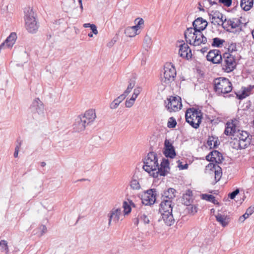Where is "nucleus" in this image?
Wrapping results in <instances>:
<instances>
[{"mask_svg":"<svg viewBox=\"0 0 254 254\" xmlns=\"http://www.w3.org/2000/svg\"><path fill=\"white\" fill-rule=\"evenodd\" d=\"M176 192V190L175 189L170 188L167 190L163 191V193H161V199L162 200L167 199L172 200L175 197Z\"/></svg>","mask_w":254,"mask_h":254,"instance_id":"nucleus-22","label":"nucleus"},{"mask_svg":"<svg viewBox=\"0 0 254 254\" xmlns=\"http://www.w3.org/2000/svg\"><path fill=\"white\" fill-rule=\"evenodd\" d=\"M91 30H92V32L93 34L96 35L98 34V30L97 29V27L95 24H93L92 26L90 27Z\"/></svg>","mask_w":254,"mask_h":254,"instance_id":"nucleus-56","label":"nucleus"},{"mask_svg":"<svg viewBox=\"0 0 254 254\" xmlns=\"http://www.w3.org/2000/svg\"><path fill=\"white\" fill-rule=\"evenodd\" d=\"M222 69L226 72L232 71L236 67L235 59L231 54L225 53L221 61Z\"/></svg>","mask_w":254,"mask_h":254,"instance_id":"nucleus-6","label":"nucleus"},{"mask_svg":"<svg viewBox=\"0 0 254 254\" xmlns=\"http://www.w3.org/2000/svg\"><path fill=\"white\" fill-rule=\"evenodd\" d=\"M207 61L213 64H220L222 60V57L220 50L214 49L210 50L206 56Z\"/></svg>","mask_w":254,"mask_h":254,"instance_id":"nucleus-12","label":"nucleus"},{"mask_svg":"<svg viewBox=\"0 0 254 254\" xmlns=\"http://www.w3.org/2000/svg\"><path fill=\"white\" fill-rule=\"evenodd\" d=\"M193 33H194V28L193 27L188 28L186 31L185 32V38H187V37H191L193 34Z\"/></svg>","mask_w":254,"mask_h":254,"instance_id":"nucleus-40","label":"nucleus"},{"mask_svg":"<svg viewBox=\"0 0 254 254\" xmlns=\"http://www.w3.org/2000/svg\"><path fill=\"white\" fill-rule=\"evenodd\" d=\"M249 214H247L246 212L242 216V218H243V220H242V222H244L246 219L248 218L249 217Z\"/></svg>","mask_w":254,"mask_h":254,"instance_id":"nucleus-63","label":"nucleus"},{"mask_svg":"<svg viewBox=\"0 0 254 254\" xmlns=\"http://www.w3.org/2000/svg\"><path fill=\"white\" fill-rule=\"evenodd\" d=\"M210 155H211V158L213 159V162H215L217 164L222 163L224 158L222 154L217 150H213L210 152Z\"/></svg>","mask_w":254,"mask_h":254,"instance_id":"nucleus-26","label":"nucleus"},{"mask_svg":"<svg viewBox=\"0 0 254 254\" xmlns=\"http://www.w3.org/2000/svg\"><path fill=\"white\" fill-rule=\"evenodd\" d=\"M242 140L240 139H238L237 138H235L233 141L232 143H233L234 148L238 149H244L247 147V144H242Z\"/></svg>","mask_w":254,"mask_h":254,"instance_id":"nucleus-29","label":"nucleus"},{"mask_svg":"<svg viewBox=\"0 0 254 254\" xmlns=\"http://www.w3.org/2000/svg\"><path fill=\"white\" fill-rule=\"evenodd\" d=\"M160 167H162V168L168 169V170H170L169 167V161L168 159L163 158L162 161L161 163Z\"/></svg>","mask_w":254,"mask_h":254,"instance_id":"nucleus-41","label":"nucleus"},{"mask_svg":"<svg viewBox=\"0 0 254 254\" xmlns=\"http://www.w3.org/2000/svg\"><path fill=\"white\" fill-rule=\"evenodd\" d=\"M226 21V18H225L224 21H223L222 22V23H221V26H222V27L224 29H226L228 31H229V28L230 27L231 28V29H234L237 27H238L241 23V20L237 18H234V19H228V26H226V25L225 24Z\"/></svg>","mask_w":254,"mask_h":254,"instance_id":"nucleus-20","label":"nucleus"},{"mask_svg":"<svg viewBox=\"0 0 254 254\" xmlns=\"http://www.w3.org/2000/svg\"><path fill=\"white\" fill-rule=\"evenodd\" d=\"M215 139V137L213 136H209L208 138L207 144L210 147V148H212V142L214 141Z\"/></svg>","mask_w":254,"mask_h":254,"instance_id":"nucleus-51","label":"nucleus"},{"mask_svg":"<svg viewBox=\"0 0 254 254\" xmlns=\"http://www.w3.org/2000/svg\"><path fill=\"white\" fill-rule=\"evenodd\" d=\"M190 212L191 213L194 214L197 212V207L195 205H191L190 209Z\"/></svg>","mask_w":254,"mask_h":254,"instance_id":"nucleus-57","label":"nucleus"},{"mask_svg":"<svg viewBox=\"0 0 254 254\" xmlns=\"http://www.w3.org/2000/svg\"><path fill=\"white\" fill-rule=\"evenodd\" d=\"M16 142L17 143V144L16 145V146L15 147V151H14V153L13 154V156L15 158H16L18 157L19 148L20 147V146L21 145V143H22V140L20 139V138H17Z\"/></svg>","mask_w":254,"mask_h":254,"instance_id":"nucleus-37","label":"nucleus"},{"mask_svg":"<svg viewBox=\"0 0 254 254\" xmlns=\"http://www.w3.org/2000/svg\"><path fill=\"white\" fill-rule=\"evenodd\" d=\"M214 90L217 94L220 95L230 92L232 90V84L225 77H219L213 81Z\"/></svg>","mask_w":254,"mask_h":254,"instance_id":"nucleus-2","label":"nucleus"},{"mask_svg":"<svg viewBox=\"0 0 254 254\" xmlns=\"http://www.w3.org/2000/svg\"><path fill=\"white\" fill-rule=\"evenodd\" d=\"M25 27L27 30L31 33H36L39 28V25L36 19V14L32 9L29 8L25 11Z\"/></svg>","mask_w":254,"mask_h":254,"instance_id":"nucleus-4","label":"nucleus"},{"mask_svg":"<svg viewBox=\"0 0 254 254\" xmlns=\"http://www.w3.org/2000/svg\"><path fill=\"white\" fill-rule=\"evenodd\" d=\"M130 186L133 190H138L140 189V185L138 181L135 179H133L130 183Z\"/></svg>","mask_w":254,"mask_h":254,"instance_id":"nucleus-36","label":"nucleus"},{"mask_svg":"<svg viewBox=\"0 0 254 254\" xmlns=\"http://www.w3.org/2000/svg\"><path fill=\"white\" fill-rule=\"evenodd\" d=\"M16 39L17 35L16 33H11L4 42L0 45V51L6 48H11L15 44Z\"/></svg>","mask_w":254,"mask_h":254,"instance_id":"nucleus-13","label":"nucleus"},{"mask_svg":"<svg viewBox=\"0 0 254 254\" xmlns=\"http://www.w3.org/2000/svg\"><path fill=\"white\" fill-rule=\"evenodd\" d=\"M211 155H210V152L206 156V160H207L208 161H209L210 162H213V160L212 158H211Z\"/></svg>","mask_w":254,"mask_h":254,"instance_id":"nucleus-62","label":"nucleus"},{"mask_svg":"<svg viewBox=\"0 0 254 254\" xmlns=\"http://www.w3.org/2000/svg\"><path fill=\"white\" fill-rule=\"evenodd\" d=\"M163 154L166 157L171 159L175 158L176 156L174 146L172 143L167 139H166L164 141Z\"/></svg>","mask_w":254,"mask_h":254,"instance_id":"nucleus-11","label":"nucleus"},{"mask_svg":"<svg viewBox=\"0 0 254 254\" xmlns=\"http://www.w3.org/2000/svg\"><path fill=\"white\" fill-rule=\"evenodd\" d=\"M237 45L236 43H232L228 47V51L232 53L237 51Z\"/></svg>","mask_w":254,"mask_h":254,"instance_id":"nucleus-50","label":"nucleus"},{"mask_svg":"<svg viewBox=\"0 0 254 254\" xmlns=\"http://www.w3.org/2000/svg\"><path fill=\"white\" fill-rule=\"evenodd\" d=\"M190 119H189V121L188 120H187V119L186 118V122L189 123L191 126V125H192L191 123H190V121L192 120V122L194 123V124H196V122H197V120H195V117H192V116H191L190 115Z\"/></svg>","mask_w":254,"mask_h":254,"instance_id":"nucleus-58","label":"nucleus"},{"mask_svg":"<svg viewBox=\"0 0 254 254\" xmlns=\"http://www.w3.org/2000/svg\"><path fill=\"white\" fill-rule=\"evenodd\" d=\"M246 212L247 214H249V215H252L254 212V207H249L246 210Z\"/></svg>","mask_w":254,"mask_h":254,"instance_id":"nucleus-55","label":"nucleus"},{"mask_svg":"<svg viewBox=\"0 0 254 254\" xmlns=\"http://www.w3.org/2000/svg\"><path fill=\"white\" fill-rule=\"evenodd\" d=\"M164 77L162 79V82L169 84L175 79L176 76V68L171 63H167L164 65Z\"/></svg>","mask_w":254,"mask_h":254,"instance_id":"nucleus-7","label":"nucleus"},{"mask_svg":"<svg viewBox=\"0 0 254 254\" xmlns=\"http://www.w3.org/2000/svg\"><path fill=\"white\" fill-rule=\"evenodd\" d=\"M123 207L124 208V212L125 215L128 214L131 212V208L130 205L127 201H124Z\"/></svg>","mask_w":254,"mask_h":254,"instance_id":"nucleus-38","label":"nucleus"},{"mask_svg":"<svg viewBox=\"0 0 254 254\" xmlns=\"http://www.w3.org/2000/svg\"><path fill=\"white\" fill-rule=\"evenodd\" d=\"M218 164L216 163L214 164L213 162H211L206 166V169L211 171H213V170H215V168H216V166H219Z\"/></svg>","mask_w":254,"mask_h":254,"instance_id":"nucleus-43","label":"nucleus"},{"mask_svg":"<svg viewBox=\"0 0 254 254\" xmlns=\"http://www.w3.org/2000/svg\"><path fill=\"white\" fill-rule=\"evenodd\" d=\"M183 203L187 206H190L193 202L192 192L190 190H188L182 197Z\"/></svg>","mask_w":254,"mask_h":254,"instance_id":"nucleus-25","label":"nucleus"},{"mask_svg":"<svg viewBox=\"0 0 254 254\" xmlns=\"http://www.w3.org/2000/svg\"><path fill=\"white\" fill-rule=\"evenodd\" d=\"M0 249L1 252H5V254H8L9 249L6 241L1 240L0 241Z\"/></svg>","mask_w":254,"mask_h":254,"instance_id":"nucleus-31","label":"nucleus"},{"mask_svg":"<svg viewBox=\"0 0 254 254\" xmlns=\"http://www.w3.org/2000/svg\"><path fill=\"white\" fill-rule=\"evenodd\" d=\"M236 119L232 120L231 122H228L226 124L224 134L226 135H234L236 131Z\"/></svg>","mask_w":254,"mask_h":254,"instance_id":"nucleus-17","label":"nucleus"},{"mask_svg":"<svg viewBox=\"0 0 254 254\" xmlns=\"http://www.w3.org/2000/svg\"><path fill=\"white\" fill-rule=\"evenodd\" d=\"M120 104V101L116 98L110 104V107L112 109H115L118 108Z\"/></svg>","mask_w":254,"mask_h":254,"instance_id":"nucleus-44","label":"nucleus"},{"mask_svg":"<svg viewBox=\"0 0 254 254\" xmlns=\"http://www.w3.org/2000/svg\"><path fill=\"white\" fill-rule=\"evenodd\" d=\"M29 111L32 114L33 119L42 121L45 119L44 106L39 98H35L32 102Z\"/></svg>","mask_w":254,"mask_h":254,"instance_id":"nucleus-3","label":"nucleus"},{"mask_svg":"<svg viewBox=\"0 0 254 254\" xmlns=\"http://www.w3.org/2000/svg\"><path fill=\"white\" fill-rule=\"evenodd\" d=\"M151 44V38L149 36L146 35L144 39V48L146 50H148V49L150 48Z\"/></svg>","mask_w":254,"mask_h":254,"instance_id":"nucleus-35","label":"nucleus"},{"mask_svg":"<svg viewBox=\"0 0 254 254\" xmlns=\"http://www.w3.org/2000/svg\"><path fill=\"white\" fill-rule=\"evenodd\" d=\"M179 55L180 57L188 60L191 58V50L187 44L184 43L180 46Z\"/></svg>","mask_w":254,"mask_h":254,"instance_id":"nucleus-16","label":"nucleus"},{"mask_svg":"<svg viewBox=\"0 0 254 254\" xmlns=\"http://www.w3.org/2000/svg\"><path fill=\"white\" fill-rule=\"evenodd\" d=\"M81 117L84 118L85 121L87 123V124L89 125L95 120L96 117L95 111L93 109L89 110L86 111L84 116Z\"/></svg>","mask_w":254,"mask_h":254,"instance_id":"nucleus-23","label":"nucleus"},{"mask_svg":"<svg viewBox=\"0 0 254 254\" xmlns=\"http://www.w3.org/2000/svg\"><path fill=\"white\" fill-rule=\"evenodd\" d=\"M176 125L177 122L176 120L173 117L170 118L167 123V127L169 128H174L176 127Z\"/></svg>","mask_w":254,"mask_h":254,"instance_id":"nucleus-39","label":"nucleus"},{"mask_svg":"<svg viewBox=\"0 0 254 254\" xmlns=\"http://www.w3.org/2000/svg\"><path fill=\"white\" fill-rule=\"evenodd\" d=\"M209 16L211 23L215 25L220 26L224 21L223 15L218 11H212L209 14Z\"/></svg>","mask_w":254,"mask_h":254,"instance_id":"nucleus-14","label":"nucleus"},{"mask_svg":"<svg viewBox=\"0 0 254 254\" xmlns=\"http://www.w3.org/2000/svg\"><path fill=\"white\" fill-rule=\"evenodd\" d=\"M172 200L163 199L160 204L159 212L165 223L171 226L174 223V219L172 215Z\"/></svg>","mask_w":254,"mask_h":254,"instance_id":"nucleus-1","label":"nucleus"},{"mask_svg":"<svg viewBox=\"0 0 254 254\" xmlns=\"http://www.w3.org/2000/svg\"><path fill=\"white\" fill-rule=\"evenodd\" d=\"M194 40L193 41L192 45L194 46L205 44L207 42V38L202 34V31H196Z\"/></svg>","mask_w":254,"mask_h":254,"instance_id":"nucleus-21","label":"nucleus"},{"mask_svg":"<svg viewBox=\"0 0 254 254\" xmlns=\"http://www.w3.org/2000/svg\"><path fill=\"white\" fill-rule=\"evenodd\" d=\"M87 123L84 118H82L81 116H78L76 119L75 122L73 124V128L76 131H81L84 130L85 127L89 125L87 124Z\"/></svg>","mask_w":254,"mask_h":254,"instance_id":"nucleus-19","label":"nucleus"},{"mask_svg":"<svg viewBox=\"0 0 254 254\" xmlns=\"http://www.w3.org/2000/svg\"><path fill=\"white\" fill-rule=\"evenodd\" d=\"M216 219L223 227L227 226L230 221V218L229 216L223 215L218 213L215 216Z\"/></svg>","mask_w":254,"mask_h":254,"instance_id":"nucleus-24","label":"nucleus"},{"mask_svg":"<svg viewBox=\"0 0 254 254\" xmlns=\"http://www.w3.org/2000/svg\"><path fill=\"white\" fill-rule=\"evenodd\" d=\"M219 2L223 3L225 6L229 7L231 5L232 0H219Z\"/></svg>","mask_w":254,"mask_h":254,"instance_id":"nucleus-48","label":"nucleus"},{"mask_svg":"<svg viewBox=\"0 0 254 254\" xmlns=\"http://www.w3.org/2000/svg\"><path fill=\"white\" fill-rule=\"evenodd\" d=\"M158 171H153L152 174L151 175L154 178H157L159 175L160 176H165L168 172V169L162 168V167H158L157 168Z\"/></svg>","mask_w":254,"mask_h":254,"instance_id":"nucleus-28","label":"nucleus"},{"mask_svg":"<svg viewBox=\"0 0 254 254\" xmlns=\"http://www.w3.org/2000/svg\"><path fill=\"white\" fill-rule=\"evenodd\" d=\"M157 195V191L155 189L145 191L141 196L142 203L145 205H153L156 202Z\"/></svg>","mask_w":254,"mask_h":254,"instance_id":"nucleus-9","label":"nucleus"},{"mask_svg":"<svg viewBox=\"0 0 254 254\" xmlns=\"http://www.w3.org/2000/svg\"><path fill=\"white\" fill-rule=\"evenodd\" d=\"M39 229L41 230V234L40 236L43 235L47 232V227L45 225H42L40 226Z\"/></svg>","mask_w":254,"mask_h":254,"instance_id":"nucleus-54","label":"nucleus"},{"mask_svg":"<svg viewBox=\"0 0 254 254\" xmlns=\"http://www.w3.org/2000/svg\"><path fill=\"white\" fill-rule=\"evenodd\" d=\"M195 31L194 30V33L192 34V35L191 37H187L185 38L187 43H189L190 45H192V40H194L195 36Z\"/></svg>","mask_w":254,"mask_h":254,"instance_id":"nucleus-49","label":"nucleus"},{"mask_svg":"<svg viewBox=\"0 0 254 254\" xmlns=\"http://www.w3.org/2000/svg\"><path fill=\"white\" fill-rule=\"evenodd\" d=\"M141 221H142L145 224H149L150 220L147 215L145 214L141 215L139 218Z\"/></svg>","mask_w":254,"mask_h":254,"instance_id":"nucleus-46","label":"nucleus"},{"mask_svg":"<svg viewBox=\"0 0 254 254\" xmlns=\"http://www.w3.org/2000/svg\"><path fill=\"white\" fill-rule=\"evenodd\" d=\"M141 90V89L140 87H137V88H135L134 89L133 93L134 94V96H138V95L140 93Z\"/></svg>","mask_w":254,"mask_h":254,"instance_id":"nucleus-59","label":"nucleus"},{"mask_svg":"<svg viewBox=\"0 0 254 254\" xmlns=\"http://www.w3.org/2000/svg\"><path fill=\"white\" fill-rule=\"evenodd\" d=\"M134 101L131 99L130 98L129 100H127L125 102V106L127 108H130L134 104Z\"/></svg>","mask_w":254,"mask_h":254,"instance_id":"nucleus-52","label":"nucleus"},{"mask_svg":"<svg viewBox=\"0 0 254 254\" xmlns=\"http://www.w3.org/2000/svg\"><path fill=\"white\" fill-rule=\"evenodd\" d=\"M239 192H240L239 189H237L229 193L228 194V197L229 198H230L231 199H233L235 198L236 196L239 193Z\"/></svg>","mask_w":254,"mask_h":254,"instance_id":"nucleus-45","label":"nucleus"},{"mask_svg":"<svg viewBox=\"0 0 254 254\" xmlns=\"http://www.w3.org/2000/svg\"><path fill=\"white\" fill-rule=\"evenodd\" d=\"M144 165L143 169L147 172L150 173L151 172L156 171L158 168V163L157 154L154 152L148 153L147 157L143 161Z\"/></svg>","mask_w":254,"mask_h":254,"instance_id":"nucleus-5","label":"nucleus"},{"mask_svg":"<svg viewBox=\"0 0 254 254\" xmlns=\"http://www.w3.org/2000/svg\"><path fill=\"white\" fill-rule=\"evenodd\" d=\"M125 34L127 36L129 37H133L137 35V33L135 32L130 27H128L125 29Z\"/></svg>","mask_w":254,"mask_h":254,"instance_id":"nucleus-34","label":"nucleus"},{"mask_svg":"<svg viewBox=\"0 0 254 254\" xmlns=\"http://www.w3.org/2000/svg\"><path fill=\"white\" fill-rule=\"evenodd\" d=\"M168 104L166 107L170 112L177 111L182 107L181 99L180 97L170 96L167 99Z\"/></svg>","mask_w":254,"mask_h":254,"instance_id":"nucleus-10","label":"nucleus"},{"mask_svg":"<svg viewBox=\"0 0 254 254\" xmlns=\"http://www.w3.org/2000/svg\"><path fill=\"white\" fill-rule=\"evenodd\" d=\"M237 97L239 100H242L247 97L249 95L246 92V90H244L242 93L240 94H236Z\"/></svg>","mask_w":254,"mask_h":254,"instance_id":"nucleus-47","label":"nucleus"},{"mask_svg":"<svg viewBox=\"0 0 254 254\" xmlns=\"http://www.w3.org/2000/svg\"><path fill=\"white\" fill-rule=\"evenodd\" d=\"M190 115L191 116H192V117H195V120H197V122L196 124H194L192 120L190 121V122L192 124L191 125V127L195 129L198 128L201 122V120L202 118V112L198 109H195L194 108L188 109L186 112L185 117L187 120L189 121V119H191L190 118Z\"/></svg>","mask_w":254,"mask_h":254,"instance_id":"nucleus-8","label":"nucleus"},{"mask_svg":"<svg viewBox=\"0 0 254 254\" xmlns=\"http://www.w3.org/2000/svg\"><path fill=\"white\" fill-rule=\"evenodd\" d=\"M207 24V22L202 17H198L192 22V26L196 31H203Z\"/></svg>","mask_w":254,"mask_h":254,"instance_id":"nucleus-18","label":"nucleus"},{"mask_svg":"<svg viewBox=\"0 0 254 254\" xmlns=\"http://www.w3.org/2000/svg\"><path fill=\"white\" fill-rule=\"evenodd\" d=\"M224 42L225 41L224 40L216 37L213 39V42L211 45L214 47H220Z\"/></svg>","mask_w":254,"mask_h":254,"instance_id":"nucleus-32","label":"nucleus"},{"mask_svg":"<svg viewBox=\"0 0 254 254\" xmlns=\"http://www.w3.org/2000/svg\"><path fill=\"white\" fill-rule=\"evenodd\" d=\"M122 215V210L121 208H113L108 214V216L109 217V226L111 225L112 220H113V221L115 222H118L120 219V216Z\"/></svg>","mask_w":254,"mask_h":254,"instance_id":"nucleus-15","label":"nucleus"},{"mask_svg":"<svg viewBox=\"0 0 254 254\" xmlns=\"http://www.w3.org/2000/svg\"><path fill=\"white\" fill-rule=\"evenodd\" d=\"M248 136V133L247 131H242V133L240 134L239 138L242 141V143H245V142H246Z\"/></svg>","mask_w":254,"mask_h":254,"instance_id":"nucleus-42","label":"nucleus"},{"mask_svg":"<svg viewBox=\"0 0 254 254\" xmlns=\"http://www.w3.org/2000/svg\"><path fill=\"white\" fill-rule=\"evenodd\" d=\"M254 0H241L240 5L245 11L249 10L253 6Z\"/></svg>","mask_w":254,"mask_h":254,"instance_id":"nucleus-27","label":"nucleus"},{"mask_svg":"<svg viewBox=\"0 0 254 254\" xmlns=\"http://www.w3.org/2000/svg\"><path fill=\"white\" fill-rule=\"evenodd\" d=\"M218 137H215V139H214V141H213V148H216L218 147V145H219V143H218Z\"/></svg>","mask_w":254,"mask_h":254,"instance_id":"nucleus-61","label":"nucleus"},{"mask_svg":"<svg viewBox=\"0 0 254 254\" xmlns=\"http://www.w3.org/2000/svg\"><path fill=\"white\" fill-rule=\"evenodd\" d=\"M215 173V180L216 182H218L222 176V171L221 168L219 166H216V168H215V170H214Z\"/></svg>","mask_w":254,"mask_h":254,"instance_id":"nucleus-33","label":"nucleus"},{"mask_svg":"<svg viewBox=\"0 0 254 254\" xmlns=\"http://www.w3.org/2000/svg\"><path fill=\"white\" fill-rule=\"evenodd\" d=\"M179 165L178 167L180 170L186 169L188 167V164H185V165H182V162L180 160L178 161Z\"/></svg>","mask_w":254,"mask_h":254,"instance_id":"nucleus-53","label":"nucleus"},{"mask_svg":"<svg viewBox=\"0 0 254 254\" xmlns=\"http://www.w3.org/2000/svg\"><path fill=\"white\" fill-rule=\"evenodd\" d=\"M135 83L134 81L130 82L127 86L128 89H132L134 86Z\"/></svg>","mask_w":254,"mask_h":254,"instance_id":"nucleus-64","label":"nucleus"},{"mask_svg":"<svg viewBox=\"0 0 254 254\" xmlns=\"http://www.w3.org/2000/svg\"><path fill=\"white\" fill-rule=\"evenodd\" d=\"M201 198L208 201L212 202L215 204L218 203L217 201L215 199V197L212 194H202L201 195Z\"/></svg>","mask_w":254,"mask_h":254,"instance_id":"nucleus-30","label":"nucleus"},{"mask_svg":"<svg viewBox=\"0 0 254 254\" xmlns=\"http://www.w3.org/2000/svg\"><path fill=\"white\" fill-rule=\"evenodd\" d=\"M127 96L125 95L124 93L119 96L117 98V99L120 101V103L126 98Z\"/></svg>","mask_w":254,"mask_h":254,"instance_id":"nucleus-60","label":"nucleus"}]
</instances>
